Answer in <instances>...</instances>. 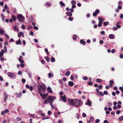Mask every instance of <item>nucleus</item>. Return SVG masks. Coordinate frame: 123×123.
<instances>
[{
    "label": "nucleus",
    "mask_w": 123,
    "mask_h": 123,
    "mask_svg": "<svg viewBox=\"0 0 123 123\" xmlns=\"http://www.w3.org/2000/svg\"><path fill=\"white\" fill-rule=\"evenodd\" d=\"M56 98V97L55 96H49L47 99L44 101V103L45 104H47L49 103H52Z\"/></svg>",
    "instance_id": "f257e3e1"
},
{
    "label": "nucleus",
    "mask_w": 123,
    "mask_h": 123,
    "mask_svg": "<svg viewBox=\"0 0 123 123\" xmlns=\"http://www.w3.org/2000/svg\"><path fill=\"white\" fill-rule=\"evenodd\" d=\"M82 104V102L80 101L79 100L77 99H74L73 105L74 106L76 107H78L79 106L81 105Z\"/></svg>",
    "instance_id": "f03ea898"
},
{
    "label": "nucleus",
    "mask_w": 123,
    "mask_h": 123,
    "mask_svg": "<svg viewBox=\"0 0 123 123\" xmlns=\"http://www.w3.org/2000/svg\"><path fill=\"white\" fill-rule=\"evenodd\" d=\"M18 20L21 22H23L24 21L25 18L21 14H19L17 16Z\"/></svg>",
    "instance_id": "7ed1b4c3"
},
{
    "label": "nucleus",
    "mask_w": 123,
    "mask_h": 123,
    "mask_svg": "<svg viewBox=\"0 0 123 123\" xmlns=\"http://www.w3.org/2000/svg\"><path fill=\"white\" fill-rule=\"evenodd\" d=\"M9 77L12 78H13L15 76V74L11 72H8L7 73Z\"/></svg>",
    "instance_id": "20e7f679"
},
{
    "label": "nucleus",
    "mask_w": 123,
    "mask_h": 123,
    "mask_svg": "<svg viewBox=\"0 0 123 123\" xmlns=\"http://www.w3.org/2000/svg\"><path fill=\"white\" fill-rule=\"evenodd\" d=\"M39 86L43 90H45L46 89V86L44 84L42 83Z\"/></svg>",
    "instance_id": "39448f33"
},
{
    "label": "nucleus",
    "mask_w": 123,
    "mask_h": 123,
    "mask_svg": "<svg viewBox=\"0 0 123 123\" xmlns=\"http://www.w3.org/2000/svg\"><path fill=\"white\" fill-rule=\"evenodd\" d=\"M41 96L42 97V98L43 100L45 99L47 96V95H46L45 94H42V93H40V94Z\"/></svg>",
    "instance_id": "423d86ee"
},
{
    "label": "nucleus",
    "mask_w": 123,
    "mask_h": 123,
    "mask_svg": "<svg viewBox=\"0 0 123 123\" xmlns=\"http://www.w3.org/2000/svg\"><path fill=\"white\" fill-rule=\"evenodd\" d=\"M100 12L99 10L97 9L96 10L95 12L93 13V16H96Z\"/></svg>",
    "instance_id": "0eeeda50"
},
{
    "label": "nucleus",
    "mask_w": 123,
    "mask_h": 123,
    "mask_svg": "<svg viewBox=\"0 0 123 123\" xmlns=\"http://www.w3.org/2000/svg\"><path fill=\"white\" fill-rule=\"evenodd\" d=\"M87 103H86L85 104L86 105H88L90 106L92 105V102L90 101L89 99H88L87 100Z\"/></svg>",
    "instance_id": "6e6552de"
},
{
    "label": "nucleus",
    "mask_w": 123,
    "mask_h": 123,
    "mask_svg": "<svg viewBox=\"0 0 123 123\" xmlns=\"http://www.w3.org/2000/svg\"><path fill=\"white\" fill-rule=\"evenodd\" d=\"M4 100L5 102L6 101L8 98L7 94H6V92H4Z\"/></svg>",
    "instance_id": "1a4fd4ad"
},
{
    "label": "nucleus",
    "mask_w": 123,
    "mask_h": 123,
    "mask_svg": "<svg viewBox=\"0 0 123 123\" xmlns=\"http://www.w3.org/2000/svg\"><path fill=\"white\" fill-rule=\"evenodd\" d=\"M69 104L70 105H73L74 104V100L69 99L68 100Z\"/></svg>",
    "instance_id": "9d476101"
},
{
    "label": "nucleus",
    "mask_w": 123,
    "mask_h": 123,
    "mask_svg": "<svg viewBox=\"0 0 123 123\" xmlns=\"http://www.w3.org/2000/svg\"><path fill=\"white\" fill-rule=\"evenodd\" d=\"M21 36H22L23 37H24V35L23 32H19L18 33V36L19 37H21Z\"/></svg>",
    "instance_id": "9b49d317"
},
{
    "label": "nucleus",
    "mask_w": 123,
    "mask_h": 123,
    "mask_svg": "<svg viewBox=\"0 0 123 123\" xmlns=\"http://www.w3.org/2000/svg\"><path fill=\"white\" fill-rule=\"evenodd\" d=\"M61 99L64 102H65L66 101V97L65 96H61Z\"/></svg>",
    "instance_id": "f8f14e48"
},
{
    "label": "nucleus",
    "mask_w": 123,
    "mask_h": 123,
    "mask_svg": "<svg viewBox=\"0 0 123 123\" xmlns=\"http://www.w3.org/2000/svg\"><path fill=\"white\" fill-rule=\"evenodd\" d=\"M47 90L48 92L49 93H52L53 91L51 90V88L49 87V86L47 89Z\"/></svg>",
    "instance_id": "ddd939ff"
},
{
    "label": "nucleus",
    "mask_w": 123,
    "mask_h": 123,
    "mask_svg": "<svg viewBox=\"0 0 123 123\" xmlns=\"http://www.w3.org/2000/svg\"><path fill=\"white\" fill-rule=\"evenodd\" d=\"M68 85L71 86H72L74 85V83L72 81H69L68 83Z\"/></svg>",
    "instance_id": "4468645a"
},
{
    "label": "nucleus",
    "mask_w": 123,
    "mask_h": 123,
    "mask_svg": "<svg viewBox=\"0 0 123 123\" xmlns=\"http://www.w3.org/2000/svg\"><path fill=\"white\" fill-rule=\"evenodd\" d=\"M98 20L99 21V22H103L104 20V19L101 17L98 18Z\"/></svg>",
    "instance_id": "2eb2a0df"
},
{
    "label": "nucleus",
    "mask_w": 123,
    "mask_h": 123,
    "mask_svg": "<svg viewBox=\"0 0 123 123\" xmlns=\"http://www.w3.org/2000/svg\"><path fill=\"white\" fill-rule=\"evenodd\" d=\"M16 44L17 45L21 44V40L20 39H19L18 41H17L16 43Z\"/></svg>",
    "instance_id": "dca6fc26"
},
{
    "label": "nucleus",
    "mask_w": 123,
    "mask_h": 123,
    "mask_svg": "<svg viewBox=\"0 0 123 123\" xmlns=\"http://www.w3.org/2000/svg\"><path fill=\"white\" fill-rule=\"evenodd\" d=\"M38 91L39 93L40 94V93H45L44 91H42L41 90V89L40 88H38Z\"/></svg>",
    "instance_id": "f3484780"
},
{
    "label": "nucleus",
    "mask_w": 123,
    "mask_h": 123,
    "mask_svg": "<svg viewBox=\"0 0 123 123\" xmlns=\"http://www.w3.org/2000/svg\"><path fill=\"white\" fill-rule=\"evenodd\" d=\"M0 34L2 35H4V31L1 28H0Z\"/></svg>",
    "instance_id": "a211bd4d"
},
{
    "label": "nucleus",
    "mask_w": 123,
    "mask_h": 123,
    "mask_svg": "<svg viewBox=\"0 0 123 123\" xmlns=\"http://www.w3.org/2000/svg\"><path fill=\"white\" fill-rule=\"evenodd\" d=\"M80 43L83 45H85L86 43V42L84 41L82 39H81L80 40Z\"/></svg>",
    "instance_id": "6ab92c4d"
},
{
    "label": "nucleus",
    "mask_w": 123,
    "mask_h": 123,
    "mask_svg": "<svg viewBox=\"0 0 123 123\" xmlns=\"http://www.w3.org/2000/svg\"><path fill=\"white\" fill-rule=\"evenodd\" d=\"M96 81L98 82L101 83L102 82V81L101 79H96Z\"/></svg>",
    "instance_id": "aec40b11"
},
{
    "label": "nucleus",
    "mask_w": 123,
    "mask_h": 123,
    "mask_svg": "<svg viewBox=\"0 0 123 123\" xmlns=\"http://www.w3.org/2000/svg\"><path fill=\"white\" fill-rule=\"evenodd\" d=\"M66 13L69 16V17L72 16V13L70 12H66Z\"/></svg>",
    "instance_id": "412c9836"
},
{
    "label": "nucleus",
    "mask_w": 123,
    "mask_h": 123,
    "mask_svg": "<svg viewBox=\"0 0 123 123\" xmlns=\"http://www.w3.org/2000/svg\"><path fill=\"white\" fill-rule=\"evenodd\" d=\"M12 18L14 21H15L16 19V17L14 15H12L11 17Z\"/></svg>",
    "instance_id": "4be33fe9"
},
{
    "label": "nucleus",
    "mask_w": 123,
    "mask_h": 123,
    "mask_svg": "<svg viewBox=\"0 0 123 123\" xmlns=\"http://www.w3.org/2000/svg\"><path fill=\"white\" fill-rule=\"evenodd\" d=\"M109 37L111 39H112L113 38V35L112 34H110V35H109Z\"/></svg>",
    "instance_id": "5701e85b"
},
{
    "label": "nucleus",
    "mask_w": 123,
    "mask_h": 123,
    "mask_svg": "<svg viewBox=\"0 0 123 123\" xmlns=\"http://www.w3.org/2000/svg\"><path fill=\"white\" fill-rule=\"evenodd\" d=\"M103 24L105 26H106L107 25H108L109 24V22H105L103 23Z\"/></svg>",
    "instance_id": "b1692460"
},
{
    "label": "nucleus",
    "mask_w": 123,
    "mask_h": 123,
    "mask_svg": "<svg viewBox=\"0 0 123 123\" xmlns=\"http://www.w3.org/2000/svg\"><path fill=\"white\" fill-rule=\"evenodd\" d=\"M102 22H99L98 24V26L99 27H100L102 25Z\"/></svg>",
    "instance_id": "393cba45"
},
{
    "label": "nucleus",
    "mask_w": 123,
    "mask_h": 123,
    "mask_svg": "<svg viewBox=\"0 0 123 123\" xmlns=\"http://www.w3.org/2000/svg\"><path fill=\"white\" fill-rule=\"evenodd\" d=\"M60 5L61 6H63L64 7L65 6V5L63 2H62V1H60Z\"/></svg>",
    "instance_id": "a878e982"
},
{
    "label": "nucleus",
    "mask_w": 123,
    "mask_h": 123,
    "mask_svg": "<svg viewBox=\"0 0 123 123\" xmlns=\"http://www.w3.org/2000/svg\"><path fill=\"white\" fill-rule=\"evenodd\" d=\"M70 73L69 71H67L65 73V75L66 76H68L70 75Z\"/></svg>",
    "instance_id": "bb28decb"
},
{
    "label": "nucleus",
    "mask_w": 123,
    "mask_h": 123,
    "mask_svg": "<svg viewBox=\"0 0 123 123\" xmlns=\"http://www.w3.org/2000/svg\"><path fill=\"white\" fill-rule=\"evenodd\" d=\"M48 76L49 78L51 77H53V74L51 73H49L48 74Z\"/></svg>",
    "instance_id": "cd10ccee"
},
{
    "label": "nucleus",
    "mask_w": 123,
    "mask_h": 123,
    "mask_svg": "<svg viewBox=\"0 0 123 123\" xmlns=\"http://www.w3.org/2000/svg\"><path fill=\"white\" fill-rule=\"evenodd\" d=\"M14 28L15 29V30L17 31H19L18 29L17 28V26L16 25H15L14 26Z\"/></svg>",
    "instance_id": "c85d7f7f"
},
{
    "label": "nucleus",
    "mask_w": 123,
    "mask_h": 123,
    "mask_svg": "<svg viewBox=\"0 0 123 123\" xmlns=\"http://www.w3.org/2000/svg\"><path fill=\"white\" fill-rule=\"evenodd\" d=\"M118 120L120 121L123 120V116H121L118 118Z\"/></svg>",
    "instance_id": "c756f323"
},
{
    "label": "nucleus",
    "mask_w": 123,
    "mask_h": 123,
    "mask_svg": "<svg viewBox=\"0 0 123 123\" xmlns=\"http://www.w3.org/2000/svg\"><path fill=\"white\" fill-rule=\"evenodd\" d=\"M71 3L72 5H75L76 4V2L74 0H72L71 1Z\"/></svg>",
    "instance_id": "7c9ffc66"
},
{
    "label": "nucleus",
    "mask_w": 123,
    "mask_h": 123,
    "mask_svg": "<svg viewBox=\"0 0 123 123\" xmlns=\"http://www.w3.org/2000/svg\"><path fill=\"white\" fill-rule=\"evenodd\" d=\"M55 59L53 57H52L51 59V61L52 62H54L55 61Z\"/></svg>",
    "instance_id": "2f4dec72"
},
{
    "label": "nucleus",
    "mask_w": 123,
    "mask_h": 123,
    "mask_svg": "<svg viewBox=\"0 0 123 123\" xmlns=\"http://www.w3.org/2000/svg\"><path fill=\"white\" fill-rule=\"evenodd\" d=\"M1 17H2V20L3 21H4L5 19V16H4V15L3 14H1Z\"/></svg>",
    "instance_id": "473e14b6"
},
{
    "label": "nucleus",
    "mask_w": 123,
    "mask_h": 123,
    "mask_svg": "<svg viewBox=\"0 0 123 123\" xmlns=\"http://www.w3.org/2000/svg\"><path fill=\"white\" fill-rule=\"evenodd\" d=\"M16 119L18 121H20L21 120V118L20 117H18L16 118Z\"/></svg>",
    "instance_id": "72a5a7b5"
},
{
    "label": "nucleus",
    "mask_w": 123,
    "mask_h": 123,
    "mask_svg": "<svg viewBox=\"0 0 123 123\" xmlns=\"http://www.w3.org/2000/svg\"><path fill=\"white\" fill-rule=\"evenodd\" d=\"M116 25L117 28H121V26L120 25H118V23H117L116 24Z\"/></svg>",
    "instance_id": "f704fd0d"
},
{
    "label": "nucleus",
    "mask_w": 123,
    "mask_h": 123,
    "mask_svg": "<svg viewBox=\"0 0 123 123\" xmlns=\"http://www.w3.org/2000/svg\"><path fill=\"white\" fill-rule=\"evenodd\" d=\"M120 90L123 93V87H120L119 88Z\"/></svg>",
    "instance_id": "c9c22d12"
},
{
    "label": "nucleus",
    "mask_w": 123,
    "mask_h": 123,
    "mask_svg": "<svg viewBox=\"0 0 123 123\" xmlns=\"http://www.w3.org/2000/svg\"><path fill=\"white\" fill-rule=\"evenodd\" d=\"M52 103H50V105L51 106V108H53L54 109H55V107L53 105H52Z\"/></svg>",
    "instance_id": "e433bc0d"
},
{
    "label": "nucleus",
    "mask_w": 123,
    "mask_h": 123,
    "mask_svg": "<svg viewBox=\"0 0 123 123\" xmlns=\"http://www.w3.org/2000/svg\"><path fill=\"white\" fill-rule=\"evenodd\" d=\"M77 37V36L76 35H74L73 37V39L74 40L76 39Z\"/></svg>",
    "instance_id": "4c0bfd02"
},
{
    "label": "nucleus",
    "mask_w": 123,
    "mask_h": 123,
    "mask_svg": "<svg viewBox=\"0 0 123 123\" xmlns=\"http://www.w3.org/2000/svg\"><path fill=\"white\" fill-rule=\"evenodd\" d=\"M94 118L92 117H91L90 118V120L92 121H93L94 120Z\"/></svg>",
    "instance_id": "58836bf2"
},
{
    "label": "nucleus",
    "mask_w": 123,
    "mask_h": 123,
    "mask_svg": "<svg viewBox=\"0 0 123 123\" xmlns=\"http://www.w3.org/2000/svg\"><path fill=\"white\" fill-rule=\"evenodd\" d=\"M45 59L46 61L47 62H49V59L48 57H47Z\"/></svg>",
    "instance_id": "ea45409f"
},
{
    "label": "nucleus",
    "mask_w": 123,
    "mask_h": 123,
    "mask_svg": "<svg viewBox=\"0 0 123 123\" xmlns=\"http://www.w3.org/2000/svg\"><path fill=\"white\" fill-rule=\"evenodd\" d=\"M45 51L46 52V54H49V53H48V49L47 48H45Z\"/></svg>",
    "instance_id": "a19ab883"
},
{
    "label": "nucleus",
    "mask_w": 123,
    "mask_h": 123,
    "mask_svg": "<svg viewBox=\"0 0 123 123\" xmlns=\"http://www.w3.org/2000/svg\"><path fill=\"white\" fill-rule=\"evenodd\" d=\"M108 106H111L112 105V104L111 102H108L107 103Z\"/></svg>",
    "instance_id": "79ce46f5"
},
{
    "label": "nucleus",
    "mask_w": 123,
    "mask_h": 123,
    "mask_svg": "<svg viewBox=\"0 0 123 123\" xmlns=\"http://www.w3.org/2000/svg\"><path fill=\"white\" fill-rule=\"evenodd\" d=\"M21 81L23 83H24L25 82V80L24 79H23L21 80Z\"/></svg>",
    "instance_id": "37998d69"
},
{
    "label": "nucleus",
    "mask_w": 123,
    "mask_h": 123,
    "mask_svg": "<svg viewBox=\"0 0 123 123\" xmlns=\"http://www.w3.org/2000/svg\"><path fill=\"white\" fill-rule=\"evenodd\" d=\"M87 84L88 85H91L93 84V83L91 82H88L87 83Z\"/></svg>",
    "instance_id": "c03bdc74"
},
{
    "label": "nucleus",
    "mask_w": 123,
    "mask_h": 123,
    "mask_svg": "<svg viewBox=\"0 0 123 123\" xmlns=\"http://www.w3.org/2000/svg\"><path fill=\"white\" fill-rule=\"evenodd\" d=\"M83 79L84 80H87L88 78L87 77L84 76L83 77Z\"/></svg>",
    "instance_id": "a18cd8bd"
},
{
    "label": "nucleus",
    "mask_w": 123,
    "mask_h": 123,
    "mask_svg": "<svg viewBox=\"0 0 123 123\" xmlns=\"http://www.w3.org/2000/svg\"><path fill=\"white\" fill-rule=\"evenodd\" d=\"M86 115L85 113H83L82 114V116L83 117H86Z\"/></svg>",
    "instance_id": "49530a36"
},
{
    "label": "nucleus",
    "mask_w": 123,
    "mask_h": 123,
    "mask_svg": "<svg viewBox=\"0 0 123 123\" xmlns=\"http://www.w3.org/2000/svg\"><path fill=\"white\" fill-rule=\"evenodd\" d=\"M120 57L121 59L123 58V54H120Z\"/></svg>",
    "instance_id": "de8ad7c7"
},
{
    "label": "nucleus",
    "mask_w": 123,
    "mask_h": 123,
    "mask_svg": "<svg viewBox=\"0 0 123 123\" xmlns=\"http://www.w3.org/2000/svg\"><path fill=\"white\" fill-rule=\"evenodd\" d=\"M99 93L100 95L102 96H104V95L103 94V93H102V92H99Z\"/></svg>",
    "instance_id": "09e8293b"
},
{
    "label": "nucleus",
    "mask_w": 123,
    "mask_h": 123,
    "mask_svg": "<svg viewBox=\"0 0 123 123\" xmlns=\"http://www.w3.org/2000/svg\"><path fill=\"white\" fill-rule=\"evenodd\" d=\"M33 28L34 29L36 30H37L38 29V28L36 26H34L33 27Z\"/></svg>",
    "instance_id": "8fccbe9b"
},
{
    "label": "nucleus",
    "mask_w": 123,
    "mask_h": 123,
    "mask_svg": "<svg viewBox=\"0 0 123 123\" xmlns=\"http://www.w3.org/2000/svg\"><path fill=\"white\" fill-rule=\"evenodd\" d=\"M4 43L6 45H8L9 44L8 42L7 41H5Z\"/></svg>",
    "instance_id": "3c124183"
},
{
    "label": "nucleus",
    "mask_w": 123,
    "mask_h": 123,
    "mask_svg": "<svg viewBox=\"0 0 123 123\" xmlns=\"http://www.w3.org/2000/svg\"><path fill=\"white\" fill-rule=\"evenodd\" d=\"M70 79L72 80H74V78L73 75H71L70 77Z\"/></svg>",
    "instance_id": "603ef678"
},
{
    "label": "nucleus",
    "mask_w": 123,
    "mask_h": 123,
    "mask_svg": "<svg viewBox=\"0 0 123 123\" xmlns=\"http://www.w3.org/2000/svg\"><path fill=\"white\" fill-rule=\"evenodd\" d=\"M49 117H44L42 119L43 120H44L46 119H48Z\"/></svg>",
    "instance_id": "864d4df0"
},
{
    "label": "nucleus",
    "mask_w": 123,
    "mask_h": 123,
    "mask_svg": "<svg viewBox=\"0 0 123 123\" xmlns=\"http://www.w3.org/2000/svg\"><path fill=\"white\" fill-rule=\"evenodd\" d=\"M32 26H29L27 28V29L28 30H30V29H32Z\"/></svg>",
    "instance_id": "5fc2aeb1"
},
{
    "label": "nucleus",
    "mask_w": 123,
    "mask_h": 123,
    "mask_svg": "<svg viewBox=\"0 0 123 123\" xmlns=\"http://www.w3.org/2000/svg\"><path fill=\"white\" fill-rule=\"evenodd\" d=\"M4 49H5V51L6 52H7V47L6 46H4Z\"/></svg>",
    "instance_id": "6e6d98bb"
},
{
    "label": "nucleus",
    "mask_w": 123,
    "mask_h": 123,
    "mask_svg": "<svg viewBox=\"0 0 123 123\" xmlns=\"http://www.w3.org/2000/svg\"><path fill=\"white\" fill-rule=\"evenodd\" d=\"M100 122V120L99 119H97L96 120L95 122L96 123H98Z\"/></svg>",
    "instance_id": "4d7b16f0"
},
{
    "label": "nucleus",
    "mask_w": 123,
    "mask_h": 123,
    "mask_svg": "<svg viewBox=\"0 0 123 123\" xmlns=\"http://www.w3.org/2000/svg\"><path fill=\"white\" fill-rule=\"evenodd\" d=\"M99 43L101 44H102L103 43V41L102 40H100L99 42Z\"/></svg>",
    "instance_id": "13d9d810"
},
{
    "label": "nucleus",
    "mask_w": 123,
    "mask_h": 123,
    "mask_svg": "<svg viewBox=\"0 0 123 123\" xmlns=\"http://www.w3.org/2000/svg\"><path fill=\"white\" fill-rule=\"evenodd\" d=\"M22 93L21 92L18 95V97H20Z\"/></svg>",
    "instance_id": "bf43d9fd"
},
{
    "label": "nucleus",
    "mask_w": 123,
    "mask_h": 123,
    "mask_svg": "<svg viewBox=\"0 0 123 123\" xmlns=\"http://www.w3.org/2000/svg\"><path fill=\"white\" fill-rule=\"evenodd\" d=\"M5 111H2L1 113V114L2 115H3L5 114Z\"/></svg>",
    "instance_id": "052dcab7"
},
{
    "label": "nucleus",
    "mask_w": 123,
    "mask_h": 123,
    "mask_svg": "<svg viewBox=\"0 0 123 123\" xmlns=\"http://www.w3.org/2000/svg\"><path fill=\"white\" fill-rule=\"evenodd\" d=\"M68 20H69L71 21H72L73 20V18H72V17H71L69 18Z\"/></svg>",
    "instance_id": "680f3d73"
},
{
    "label": "nucleus",
    "mask_w": 123,
    "mask_h": 123,
    "mask_svg": "<svg viewBox=\"0 0 123 123\" xmlns=\"http://www.w3.org/2000/svg\"><path fill=\"white\" fill-rule=\"evenodd\" d=\"M121 112V111H119V110H118V111H117L116 112V113L117 114H119L120 113V112Z\"/></svg>",
    "instance_id": "e2e57ef3"
},
{
    "label": "nucleus",
    "mask_w": 123,
    "mask_h": 123,
    "mask_svg": "<svg viewBox=\"0 0 123 123\" xmlns=\"http://www.w3.org/2000/svg\"><path fill=\"white\" fill-rule=\"evenodd\" d=\"M104 123H108V121L107 120H105L104 121Z\"/></svg>",
    "instance_id": "0e129e2a"
},
{
    "label": "nucleus",
    "mask_w": 123,
    "mask_h": 123,
    "mask_svg": "<svg viewBox=\"0 0 123 123\" xmlns=\"http://www.w3.org/2000/svg\"><path fill=\"white\" fill-rule=\"evenodd\" d=\"M14 41V39L13 38H11L9 40L10 42H13Z\"/></svg>",
    "instance_id": "69168bd1"
},
{
    "label": "nucleus",
    "mask_w": 123,
    "mask_h": 123,
    "mask_svg": "<svg viewBox=\"0 0 123 123\" xmlns=\"http://www.w3.org/2000/svg\"><path fill=\"white\" fill-rule=\"evenodd\" d=\"M102 86L101 85H99L98 86V88L99 89H101L102 88Z\"/></svg>",
    "instance_id": "338daca9"
},
{
    "label": "nucleus",
    "mask_w": 123,
    "mask_h": 123,
    "mask_svg": "<svg viewBox=\"0 0 123 123\" xmlns=\"http://www.w3.org/2000/svg\"><path fill=\"white\" fill-rule=\"evenodd\" d=\"M29 88H30V90L31 91H32V90L33 89V88L32 86H31Z\"/></svg>",
    "instance_id": "774afa93"
}]
</instances>
